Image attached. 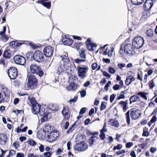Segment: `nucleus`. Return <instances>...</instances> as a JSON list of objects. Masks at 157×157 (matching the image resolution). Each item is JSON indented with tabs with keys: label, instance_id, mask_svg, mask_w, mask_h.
<instances>
[{
	"label": "nucleus",
	"instance_id": "f257e3e1",
	"mask_svg": "<svg viewBox=\"0 0 157 157\" xmlns=\"http://www.w3.org/2000/svg\"><path fill=\"white\" fill-rule=\"evenodd\" d=\"M32 112L33 114H38L40 116L44 115V120L48 119L47 114L44 115L45 113V109L44 108H42L40 110V105L38 104H36V105L32 106Z\"/></svg>",
	"mask_w": 157,
	"mask_h": 157
},
{
	"label": "nucleus",
	"instance_id": "f03ea898",
	"mask_svg": "<svg viewBox=\"0 0 157 157\" xmlns=\"http://www.w3.org/2000/svg\"><path fill=\"white\" fill-rule=\"evenodd\" d=\"M89 69L88 66L82 65L77 67V74L78 77L81 79H84L87 75Z\"/></svg>",
	"mask_w": 157,
	"mask_h": 157
},
{
	"label": "nucleus",
	"instance_id": "7ed1b4c3",
	"mask_svg": "<svg viewBox=\"0 0 157 157\" xmlns=\"http://www.w3.org/2000/svg\"><path fill=\"white\" fill-rule=\"evenodd\" d=\"M119 52L121 54H123L124 53L127 54L132 55L133 53L132 45L130 44H122L121 46Z\"/></svg>",
	"mask_w": 157,
	"mask_h": 157
},
{
	"label": "nucleus",
	"instance_id": "20e7f679",
	"mask_svg": "<svg viewBox=\"0 0 157 157\" xmlns=\"http://www.w3.org/2000/svg\"><path fill=\"white\" fill-rule=\"evenodd\" d=\"M37 85V81L36 77L33 75H29L27 83L28 88L32 89L36 87Z\"/></svg>",
	"mask_w": 157,
	"mask_h": 157
},
{
	"label": "nucleus",
	"instance_id": "39448f33",
	"mask_svg": "<svg viewBox=\"0 0 157 157\" xmlns=\"http://www.w3.org/2000/svg\"><path fill=\"white\" fill-rule=\"evenodd\" d=\"M30 71L31 73L41 76L44 74L41 67L38 65L33 63L30 65Z\"/></svg>",
	"mask_w": 157,
	"mask_h": 157
},
{
	"label": "nucleus",
	"instance_id": "423d86ee",
	"mask_svg": "<svg viewBox=\"0 0 157 157\" xmlns=\"http://www.w3.org/2000/svg\"><path fill=\"white\" fill-rule=\"evenodd\" d=\"M62 60L60 62V64L62 66L66 71L67 70L70 68L71 63L70 61L67 56V55H63L61 56Z\"/></svg>",
	"mask_w": 157,
	"mask_h": 157
},
{
	"label": "nucleus",
	"instance_id": "0eeeda50",
	"mask_svg": "<svg viewBox=\"0 0 157 157\" xmlns=\"http://www.w3.org/2000/svg\"><path fill=\"white\" fill-rule=\"evenodd\" d=\"M144 44L143 38L141 36H139L135 37L132 42L133 46L136 48H141Z\"/></svg>",
	"mask_w": 157,
	"mask_h": 157
},
{
	"label": "nucleus",
	"instance_id": "6e6552de",
	"mask_svg": "<svg viewBox=\"0 0 157 157\" xmlns=\"http://www.w3.org/2000/svg\"><path fill=\"white\" fill-rule=\"evenodd\" d=\"M59 132L55 130L50 132L48 136L47 141L50 142H52L57 140L59 137Z\"/></svg>",
	"mask_w": 157,
	"mask_h": 157
},
{
	"label": "nucleus",
	"instance_id": "1a4fd4ad",
	"mask_svg": "<svg viewBox=\"0 0 157 157\" xmlns=\"http://www.w3.org/2000/svg\"><path fill=\"white\" fill-rule=\"evenodd\" d=\"M33 58L36 61L40 62L43 61L44 55L41 51H36L33 54Z\"/></svg>",
	"mask_w": 157,
	"mask_h": 157
},
{
	"label": "nucleus",
	"instance_id": "9d476101",
	"mask_svg": "<svg viewBox=\"0 0 157 157\" xmlns=\"http://www.w3.org/2000/svg\"><path fill=\"white\" fill-rule=\"evenodd\" d=\"M88 147L87 144L85 142L77 144L74 146V149L77 151H84L87 150Z\"/></svg>",
	"mask_w": 157,
	"mask_h": 157
},
{
	"label": "nucleus",
	"instance_id": "9b49d317",
	"mask_svg": "<svg viewBox=\"0 0 157 157\" xmlns=\"http://www.w3.org/2000/svg\"><path fill=\"white\" fill-rule=\"evenodd\" d=\"M8 74L11 79H14L17 76V71L14 67H11L8 70Z\"/></svg>",
	"mask_w": 157,
	"mask_h": 157
},
{
	"label": "nucleus",
	"instance_id": "f8f14e48",
	"mask_svg": "<svg viewBox=\"0 0 157 157\" xmlns=\"http://www.w3.org/2000/svg\"><path fill=\"white\" fill-rule=\"evenodd\" d=\"M130 115L132 118L133 120L138 119L141 115L140 111L135 108H133L131 110Z\"/></svg>",
	"mask_w": 157,
	"mask_h": 157
},
{
	"label": "nucleus",
	"instance_id": "ddd939ff",
	"mask_svg": "<svg viewBox=\"0 0 157 157\" xmlns=\"http://www.w3.org/2000/svg\"><path fill=\"white\" fill-rule=\"evenodd\" d=\"M156 0H146L144 4V8L145 10H148L151 9Z\"/></svg>",
	"mask_w": 157,
	"mask_h": 157
},
{
	"label": "nucleus",
	"instance_id": "4468645a",
	"mask_svg": "<svg viewBox=\"0 0 157 157\" xmlns=\"http://www.w3.org/2000/svg\"><path fill=\"white\" fill-rule=\"evenodd\" d=\"M14 60L16 63L23 65L26 62L25 59L23 56H16L14 57Z\"/></svg>",
	"mask_w": 157,
	"mask_h": 157
},
{
	"label": "nucleus",
	"instance_id": "2eb2a0df",
	"mask_svg": "<svg viewBox=\"0 0 157 157\" xmlns=\"http://www.w3.org/2000/svg\"><path fill=\"white\" fill-rule=\"evenodd\" d=\"M44 54L47 57L51 56L53 52V48L50 46H47L44 48L43 50Z\"/></svg>",
	"mask_w": 157,
	"mask_h": 157
},
{
	"label": "nucleus",
	"instance_id": "dca6fc26",
	"mask_svg": "<svg viewBox=\"0 0 157 157\" xmlns=\"http://www.w3.org/2000/svg\"><path fill=\"white\" fill-rule=\"evenodd\" d=\"M86 45L87 48L89 50L94 51L96 49L97 45L95 44L92 43L89 38L87 40Z\"/></svg>",
	"mask_w": 157,
	"mask_h": 157
},
{
	"label": "nucleus",
	"instance_id": "f3484780",
	"mask_svg": "<svg viewBox=\"0 0 157 157\" xmlns=\"http://www.w3.org/2000/svg\"><path fill=\"white\" fill-rule=\"evenodd\" d=\"M62 113L63 115L65 118L68 119L70 118L71 113L68 107H64L62 110Z\"/></svg>",
	"mask_w": 157,
	"mask_h": 157
},
{
	"label": "nucleus",
	"instance_id": "a211bd4d",
	"mask_svg": "<svg viewBox=\"0 0 157 157\" xmlns=\"http://www.w3.org/2000/svg\"><path fill=\"white\" fill-rule=\"evenodd\" d=\"M62 41L65 45H70L72 44L73 41L64 36L62 39Z\"/></svg>",
	"mask_w": 157,
	"mask_h": 157
},
{
	"label": "nucleus",
	"instance_id": "6ab92c4d",
	"mask_svg": "<svg viewBox=\"0 0 157 157\" xmlns=\"http://www.w3.org/2000/svg\"><path fill=\"white\" fill-rule=\"evenodd\" d=\"M7 137L4 134H0V144L4 145L6 143Z\"/></svg>",
	"mask_w": 157,
	"mask_h": 157
},
{
	"label": "nucleus",
	"instance_id": "aec40b11",
	"mask_svg": "<svg viewBox=\"0 0 157 157\" xmlns=\"http://www.w3.org/2000/svg\"><path fill=\"white\" fill-rule=\"evenodd\" d=\"M99 140V138L96 136H92L89 140L90 146L91 147L93 145H95Z\"/></svg>",
	"mask_w": 157,
	"mask_h": 157
},
{
	"label": "nucleus",
	"instance_id": "412c9836",
	"mask_svg": "<svg viewBox=\"0 0 157 157\" xmlns=\"http://www.w3.org/2000/svg\"><path fill=\"white\" fill-rule=\"evenodd\" d=\"M85 137L84 136L78 135L75 139V141L77 144L84 142Z\"/></svg>",
	"mask_w": 157,
	"mask_h": 157
},
{
	"label": "nucleus",
	"instance_id": "4be33fe9",
	"mask_svg": "<svg viewBox=\"0 0 157 157\" xmlns=\"http://www.w3.org/2000/svg\"><path fill=\"white\" fill-rule=\"evenodd\" d=\"M45 1L46 0H39L37 2L46 7L47 8H50L51 6V2H45Z\"/></svg>",
	"mask_w": 157,
	"mask_h": 157
},
{
	"label": "nucleus",
	"instance_id": "5701e85b",
	"mask_svg": "<svg viewBox=\"0 0 157 157\" xmlns=\"http://www.w3.org/2000/svg\"><path fill=\"white\" fill-rule=\"evenodd\" d=\"M135 80V78L133 76H128L127 77L125 81V83L127 86H128Z\"/></svg>",
	"mask_w": 157,
	"mask_h": 157
},
{
	"label": "nucleus",
	"instance_id": "b1692460",
	"mask_svg": "<svg viewBox=\"0 0 157 157\" xmlns=\"http://www.w3.org/2000/svg\"><path fill=\"white\" fill-rule=\"evenodd\" d=\"M109 124L115 127H117L119 126V123L117 120L110 119L108 121Z\"/></svg>",
	"mask_w": 157,
	"mask_h": 157
},
{
	"label": "nucleus",
	"instance_id": "393cba45",
	"mask_svg": "<svg viewBox=\"0 0 157 157\" xmlns=\"http://www.w3.org/2000/svg\"><path fill=\"white\" fill-rule=\"evenodd\" d=\"M79 54L81 58L86 60V56L84 49L82 48L80 50L79 52Z\"/></svg>",
	"mask_w": 157,
	"mask_h": 157
},
{
	"label": "nucleus",
	"instance_id": "a878e982",
	"mask_svg": "<svg viewBox=\"0 0 157 157\" xmlns=\"http://www.w3.org/2000/svg\"><path fill=\"white\" fill-rule=\"evenodd\" d=\"M77 85L73 82H71L67 87V89L68 90H74L77 88Z\"/></svg>",
	"mask_w": 157,
	"mask_h": 157
},
{
	"label": "nucleus",
	"instance_id": "bb28decb",
	"mask_svg": "<svg viewBox=\"0 0 157 157\" xmlns=\"http://www.w3.org/2000/svg\"><path fill=\"white\" fill-rule=\"evenodd\" d=\"M129 100L130 104L133 102H135L140 101L139 98L136 95H133L131 96Z\"/></svg>",
	"mask_w": 157,
	"mask_h": 157
},
{
	"label": "nucleus",
	"instance_id": "cd10ccee",
	"mask_svg": "<svg viewBox=\"0 0 157 157\" xmlns=\"http://www.w3.org/2000/svg\"><path fill=\"white\" fill-rule=\"evenodd\" d=\"M101 65H98L97 63H94L91 65V67L93 70L97 69V71H99L101 69Z\"/></svg>",
	"mask_w": 157,
	"mask_h": 157
},
{
	"label": "nucleus",
	"instance_id": "c85d7f7f",
	"mask_svg": "<svg viewBox=\"0 0 157 157\" xmlns=\"http://www.w3.org/2000/svg\"><path fill=\"white\" fill-rule=\"evenodd\" d=\"M43 131H39L37 133V138L40 140H42L45 137V135Z\"/></svg>",
	"mask_w": 157,
	"mask_h": 157
},
{
	"label": "nucleus",
	"instance_id": "c756f323",
	"mask_svg": "<svg viewBox=\"0 0 157 157\" xmlns=\"http://www.w3.org/2000/svg\"><path fill=\"white\" fill-rule=\"evenodd\" d=\"M3 56L5 58H10L11 56V53L10 50H7L5 51L3 53Z\"/></svg>",
	"mask_w": 157,
	"mask_h": 157
},
{
	"label": "nucleus",
	"instance_id": "7c9ffc66",
	"mask_svg": "<svg viewBox=\"0 0 157 157\" xmlns=\"http://www.w3.org/2000/svg\"><path fill=\"white\" fill-rule=\"evenodd\" d=\"M65 70V69L59 63V67L57 69V73L58 74H60L64 72Z\"/></svg>",
	"mask_w": 157,
	"mask_h": 157
},
{
	"label": "nucleus",
	"instance_id": "2f4dec72",
	"mask_svg": "<svg viewBox=\"0 0 157 157\" xmlns=\"http://www.w3.org/2000/svg\"><path fill=\"white\" fill-rule=\"evenodd\" d=\"M137 94L140 96L141 97L144 99L146 100H147V95L148 94L147 93L143 92H140L138 93Z\"/></svg>",
	"mask_w": 157,
	"mask_h": 157
},
{
	"label": "nucleus",
	"instance_id": "473e14b6",
	"mask_svg": "<svg viewBox=\"0 0 157 157\" xmlns=\"http://www.w3.org/2000/svg\"><path fill=\"white\" fill-rule=\"evenodd\" d=\"M62 124L63 125L64 129H66L69 124V122L67 120H66L65 119H64L61 122Z\"/></svg>",
	"mask_w": 157,
	"mask_h": 157
},
{
	"label": "nucleus",
	"instance_id": "72a5a7b5",
	"mask_svg": "<svg viewBox=\"0 0 157 157\" xmlns=\"http://www.w3.org/2000/svg\"><path fill=\"white\" fill-rule=\"evenodd\" d=\"M132 3L135 5L141 4L144 2V0H131Z\"/></svg>",
	"mask_w": 157,
	"mask_h": 157
},
{
	"label": "nucleus",
	"instance_id": "f704fd0d",
	"mask_svg": "<svg viewBox=\"0 0 157 157\" xmlns=\"http://www.w3.org/2000/svg\"><path fill=\"white\" fill-rule=\"evenodd\" d=\"M43 131L45 132H48L51 129L50 125L48 124H46L44 128Z\"/></svg>",
	"mask_w": 157,
	"mask_h": 157
},
{
	"label": "nucleus",
	"instance_id": "c9c22d12",
	"mask_svg": "<svg viewBox=\"0 0 157 157\" xmlns=\"http://www.w3.org/2000/svg\"><path fill=\"white\" fill-rule=\"evenodd\" d=\"M29 145L32 146H35L36 144V142L33 139H30L28 141Z\"/></svg>",
	"mask_w": 157,
	"mask_h": 157
},
{
	"label": "nucleus",
	"instance_id": "e433bc0d",
	"mask_svg": "<svg viewBox=\"0 0 157 157\" xmlns=\"http://www.w3.org/2000/svg\"><path fill=\"white\" fill-rule=\"evenodd\" d=\"M21 126L20 127H18L17 128V132L18 133L20 132H25L28 129V127L25 126L23 128H21Z\"/></svg>",
	"mask_w": 157,
	"mask_h": 157
},
{
	"label": "nucleus",
	"instance_id": "4c0bfd02",
	"mask_svg": "<svg viewBox=\"0 0 157 157\" xmlns=\"http://www.w3.org/2000/svg\"><path fill=\"white\" fill-rule=\"evenodd\" d=\"M125 117L126 119L127 123L128 125H129L130 121L129 111H128L125 114Z\"/></svg>",
	"mask_w": 157,
	"mask_h": 157
},
{
	"label": "nucleus",
	"instance_id": "58836bf2",
	"mask_svg": "<svg viewBox=\"0 0 157 157\" xmlns=\"http://www.w3.org/2000/svg\"><path fill=\"white\" fill-rule=\"evenodd\" d=\"M2 90L6 96H8L9 95L10 93L7 87L3 88Z\"/></svg>",
	"mask_w": 157,
	"mask_h": 157
},
{
	"label": "nucleus",
	"instance_id": "ea45409f",
	"mask_svg": "<svg viewBox=\"0 0 157 157\" xmlns=\"http://www.w3.org/2000/svg\"><path fill=\"white\" fill-rule=\"evenodd\" d=\"M16 152L13 150H10L9 151V154L6 157H10L12 156L15 154Z\"/></svg>",
	"mask_w": 157,
	"mask_h": 157
},
{
	"label": "nucleus",
	"instance_id": "a19ab883",
	"mask_svg": "<svg viewBox=\"0 0 157 157\" xmlns=\"http://www.w3.org/2000/svg\"><path fill=\"white\" fill-rule=\"evenodd\" d=\"M153 32L152 29H150L146 31V34L148 36H152Z\"/></svg>",
	"mask_w": 157,
	"mask_h": 157
},
{
	"label": "nucleus",
	"instance_id": "79ce46f5",
	"mask_svg": "<svg viewBox=\"0 0 157 157\" xmlns=\"http://www.w3.org/2000/svg\"><path fill=\"white\" fill-rule=\"evenodd\" d=\"M29 100L32 105V106L36 105V104H38L34 98H32L31 99H29Z\"/></svg>",
	"mask_w": 157,
	"mask_h": 157
},
{
	"label": "nucleus",
	"instance_id": "37998d69",
	"mask_svg": "<svg viewBox=\"0 0 157 157\" xmlns=\"http://www.w3.org/2000/svg\"><path fill=\"white\" fill-rule=\"evenodd\" d=\"M103 54L105 55L108 54V56L109 57H111L112 56L113 54V52L112 51H109L108 52H107V50L106 49V51L103 53Z\"/></svg>",
	"mask_w": 157,
	"mask_h": 157
},
{
	"label": "nucleus",
	"instance_id": "c03bdc74",
	"mask_svg": "<svg viewBox=\"0 0 157 157\" xmlns=\"http://www.w3.org/2000/svg\"><path fill=\"white\" fill-rule=\"evenodd\" d=\"M106 102L105 101L102 102L101 105L100 109L101 110L105 109L106 108Z\"/></svg>",
	"mask_w": 157,
	"mask_h": 157
},
{
	"label": "nucleus",
	"instance_id": "a18cd8bd",
	"mask_svg": "<svg viewBox=\"0 0 157 157\" xmlns=\"http://www.w3.org/2000/svg\"><path fill=\"white\" fill-rule=\"evenodd\" d=\"M86 61V60L83 59H75L74 60L75 62V63L78 64L80 63L81 62H84Z\"/></svg>",
	"mask_w": 157,
	"mask_h": 157
},
{
	"label": "nucleus",
	"instance_id": "49530a36",
	"mask_svg": "<svg viewBox=\"0 0 157 157\" xmlns=\"http://www.w3.org/2000/svg\"><path fill=\"white\" fill-rule=\"evenodd\" d=\"M52 154L51 152H45L44 154V155L42 157H50Z\"/></svg>",
	"mask_w": 157,
	"mask_h": 157
},
{
	"label": "nucleus",
	"instance_id": "de8ad7c7",
	"mask_svg": "<svg viewBox=\"0 0 157 157\" xmlns=\"http://www.w3.org/2000/svg\"><path fill=\"white\" fill-rule=\"evenodd\" d=\"M6 60L3 59H2L0 60V65H2L3 67L5 66Z\"/></svg>",
	"mask_w": 157,
	"mask_h": 157
},
{
	"label": "nucleus",
	"instance_id": "09e8293b",
	"mask_svg": "<svg viewBox=\"0 0 157 157\" xmlns=\"http://www.w3.org/2000/svg\"><path fill=\"white\" fill-rule=\"evenodd\" d=\"M122 147V145L121 144H118L117 146H114L113 148V150L115 151L116 149L120 150Z\"/></svg>",
	"mask_w": 157,
	"mask_h": 157
},
{
	"label": "nucleus",
	"instance_id": "8fccbe9b",
	"mask_svg": "<svg viewBox=\"0 0 157 157\" xmlns=\"http://www.w3.org/2000/svg\"><path fill=\"white\" fill-rule=\"evenodd\" d=\"M149 88L151 89L152 88L155 86V84L153 80L150 81L149 83Z\"/></svg>",
	"mask_w": 157,
	"mask_h": 157
},
{
	"label": "nucleus",
	"instance_id": "3c124183",
	"mask_svg": "<svg viewBox=\"0 0 157 157\" xmlns=\"http://www.w3.org/2000/svg\"><path fill=\"white\" fill-rule=\"evenodd\" d=\"M99 136L101 140H104L105 138V134L104 132H101Z\"/></svg>",
	"mask_w": 157,
	"mask_h": 157
},
{
	"label": "nucleus",
	"instance_id": "603ef678",
	"mask_svg": "<svg viewBox=\"0 0 157 157\" xmlns=\"http://www.w3.org/2000/svg\"><path fill=\"white\" fill-rule=\"evenodd\" d=\"M78 98V96L75 95L74 96L73 98L69 100V102L71 104L72 103L75 102L76 101Z\"/></svg>",
	"mask_w": 157,
	"mask_h": 157
},
{
	"label": "nucleus",
	"instance_id": "864d4df0",
	"mask_svg": "<svg viewBox=\"0 0 157 157\" xmlns=\"http://www.w3.org/2000/svg\"><path fill=\"white\" fill-rule=\"evenodd\" d=\"M127 101H121L119 103V104L121 105V106L123 107V106H126V105H127Z\"/></svg>",
	"mask_w": 157,
	"mask_h": 157
},
{
	"label": "nucleus",
	"instance_id": "5fc2aeb1",
	"mask_svg": "<svg viewBox=\"0 0 157 157\" xmlns=\"http://www.w3.org/2000/svg\"><path fill=\"white\" fill-rule=\"evenodd\" d=\"M109 73L112 74H114L116 72V70L114 68L112 67H110L109 68Z\"/></svg>",
	"mask_w": 157,
	"mask_h": 157
},
{
	"label": "nucleus",
	"instance_id": "6e6d98bb",
	"mask_svg": "<svg viewBox=\"0 0 157 157\" xmlns=\"http://www.w3.org/2000/svg\"><path fill=\"white\" fill-rule=\"evenodd\" d=\"M80 94L81 96L84 97L86 95V92L85 90H83L80 91Z\"/></svg>",
	"mask_w": 157,
	"mask_h": 157
},
{
	"label": "nucleus",
	"instance_id": "4d7b16f0",
	"mask_svg": "<svg viewBox=\"0 0 157 157\" xmlns=\"http://www.w3.org/2000/svg\"><path fill=\"white\" fill-rule=\"evenodd\" d=\"M149 135V133L147 131L144 130L142 135L144 136H147Z\"/></svg>",
	"mask_w": 157,
	"mask_h": 157
},
{
	"label": "nucleus",
	"instance_id": "13d9d810",
	"mask_svg": "<svg viewBox=\"0 0 157 157\" xmlns=\"http://www.w3.org/2000/svg\"><path fill=\"white\" fill-rule=\"evenodd\" d=\"M157 120V118L155 115H154L152 117L151 119L150 120V121L151 123H155Z\"/></svg>",
	"mask_w": 157,
	"mask_h": 157
},
{
	"label": "nucleus",
	"instance_id": "bf43d9fd",
	"mask_svg": "<svg viewBox=\"0 0 157 157\" xmlns=\"http://www.w3.org/2000/svg\"><path fill=\"white\" fill-rule=\"evenodd\" d=\"M116 95L114 94L111 95L110 97V101L111 102H112L115 98Z\"/></svg>",
	"mask_w": 157,
	"mask_h": 157
},
{
	"label": "nucleus",
	"instance_id": "052dcab7",
	"mask_svg": "<svg viewBox=\"0 0 157 157\" xmlns=\"http://www.w3.org/2000/svg\"><path fill=\"white\" fill-rule=\"evenodd\" d=\"M133 145V143L132 142H128L126 144V147L127 148H129L131 147Z\"/></svg>",
	"mask_w": 157,
	"mask_h": 157
},
{
	"label": "nucleus",
	"instance_id": "680f3d73",
	"mask_svg": "<svg viewBox=\"0 0 157 157\" xmlns=\"http://www.w3.org/2000/svg\"><path fill=\"white\" fill-rule=\"evenodd\" d=\"M125 152V151L124 150H122L121 151H119L117 152H116L117 154L119 155H121L122 154H123Z\"/></svg>",
	"mask_w": 157,
	"mask_h": 157
},
{
	"label": "nucleus",
	"instance_id": "e2e57ef3",
	"mask_svg": "<svg viewBox=\"0 0 157 157\" xmlns=\"http://www.w3.org/2000/svg\"><path fill=\"white\" fill-rule=\"evenodd\" d=\"M86 110L85 108H82L80 111L79 114H84L86 112Z\"/></svg>",
	"mask_w": 157,
	"mask_h": 157
},
{
	"label": "nucleus",
	"instance_id": "0e129e2a",
	"mask_svg": "<svg viewBox=\"0 0 157 157\" xmlns=\"http://www.w3.org/2000/svg\"><path fill=\"white\" fill-rule=\"evenodd\" d=\"M137 78L141 81H142V75L141 74H140L139 72L138 73Z\"/></svg>",
	"mask_w": 157,
	"mask_h": 157
},
{
	"label": "nucleus",
	"instance_id": "69168bd1",
	"mask_svg": "<svg viewBox=\"0 0 157 157\" xmlns=\"http://www.w3.org/2000/svg\"><path fill=\"white\" fill-rule=\"evenodd\" d=\"M44 146L42 144H40L39 147V149L40 152H42L44 151Z\"/></svg>",
	"mask_w": 157,
	"mask_h": 157
},
{
	"label": "nucleus",
	"instance_id": "338daca9",
	"mask_svg": "<svg viewBox=\"0 0 157 157\" xmlns=\"http://www.w3.org/2000/svg\"><path fill=\"white\" fill-rule=\"evenodd\" d=\"M16 157H24V154L22 153H18L17 154Z\"/></svg>",
	"mask_w": 157,
	"mask_h": 157
},
{
	"label": "nucleus",
	"instance_id": "774afa93",
	"mask_svg": "<svg viewBox=\"0 0 157 157\" xmlns=\"http://www.w3.org/2000/svg\"><path fill=\"white\" fill-rule=\"evenodd\" d=\"M28 157H38V156L35 155H34L33 153H29L28 154Z\"/></svg>",
	"mask_w": 157,
	"mask_h": 157
}]
</instances>
